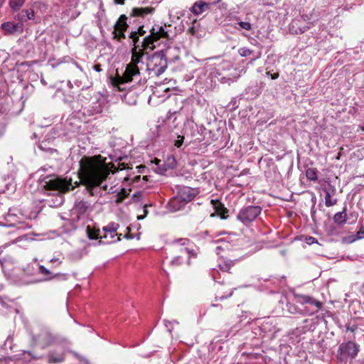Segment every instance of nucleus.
<instances>
[{
	"mask_svg": "<svg viewBox=\"0 0 364 364\" xmlns=\"http://www.w3.org/2000/svg\"><path fill=\"white\" fill-rule=\"evenodd\" d=\"M167 68V60L163 50L154 53L149 57L146 63V70L156 76H159Z\"/></svg>",
	"mask_w": 364,
	"mask_h": 364,
	"instance_id": "nucleus-4",
	"label": "nucleus"
},
{
	"mask_svg": "<svg viewBox=\"0 0 364 364\" xmlns=\"http://www.w3.org/2000/svg\"><path fill=\"white\" fill-rule=\"evenodd\" d=\"M237 24L240 26V28L241 29L250 31L252 28L251 23L247 21H238Z\"/></svg>",
	"mask_w": 364,
	"mask_h": 364,
	"instance_id": "nucleus-34",
	"label": "nucleus"
},
{
	"mask_svg": "<svg viewBox=\"0 0 364 364\" xmlns=\"http://www.w3.org/2000/svg\"><path fill=\"white\" fill-rule=\"evenodd\" d=\"M280 318L277 317H268L264 320L260 326V331L263 333V337L272 339L276 334L281 331L279 326Z\"/></svg>",
	"mask_w": 364,
	"mask_h": 364,
	"instance_id": "nucleus-10",
	"label": "nucleus"
},
{
	"mask_svg": "<svg viewBox=\"0 0 364 364\" xmlns=\"http://www.w3.org/2000/svg\"><path fill=\"white\" fill-rule=\"evenodd\" d=\"M171 38L168 30H165L163 26H154L151 30V34L144 38L142 46L144 49L153 50L155 48L154 43L159 38Z\"/></svg>",
	"mask_w": 364,
	"mask_h": 364,
	"instance_id": "nucleus-5",
	"label": "nucleus"
},
{
	"mask_svg": "<svg viewBox=\"0 0 364 364\" xmlns=\"http://www.w3.org/2000/svg\"><path fill=\"white\" fill-rule=\"evenodd\" d=\"M278 77H279V74L278 73H275V74L272 75V79H277Z\"/></svg>",
	"mask_w": 364,
	"mask_h": 364,
	"instance_id": "nucleus-56",
	"label": "nucleus"
},
{
	"mask_svg": "<svg viewBox=\"0 0 364 364\" xmlns=\"http://www.w3.org/2000/svg\"><path fill=\"white\" fill-rule=\"evenodd\" d=\"M73 355L77 358L80 361H84L85 364H90L89 362L85 359L82 356L80 355L78 353H75V352H72Z\"/></svg>",
	"mask_w": 364,
	"mask_h": 364,
	"instance_id": "nucleus-43",
	"label": "nucleus"
},
{
	"mask_svg": "<svg viewBox=\"0 0 364 364\" xmlns=\"http://www.w3.org/2000/svg\"><path fill=\"white\" fill-rule=\"evenodd\" d=\"M306 176L310 181H316L318 178L316 168H309L306 171Z\"/></svg>",
	"mask_w": 364,
	"mask_h": 364,
	"instance_id": "nucleus-30",
	"label": "nucleus"
},
{
	"mask_svg": "<svg viewBox=\"0 0 364 364\" xmlns=\"http://www.w3.org/2000/svg\"><path fill=\"white\" fill-rule=\"evenodd\" d=\"M236 260L226 259L219 262L218 267L223 272H228L230 269L235 264Z\"/></svg>",
	"mask_w": 364,
	"mask_h": 364,
	"instance_id": "nucleus-26",
	"label": "nucleus"
},
{
	"mask_svg": "<svg viewBox=\"0 0 364 364\" xmlns=\"http://www.w3.org/2000/svg\"><path fill=\"white\" fill-rule=\"evenodd\" d=\"M107 238H108V237H109V238H110V233L107 232Z\"/></svg>",
	"mask_w": 364,
	"mask_h": 364,
	"instance_id": "nucleus-60",
	"label": "nucleus"
},
{
	"mask_svg": "<svg viewBox=\"0 0 364 364\" xmlns=\"http://www.w3.org/2000/svg\"><path fill=\"white\" fill-rule=\"evenodd\" d=\"M176 165V161L173 156H168L164 164V168L160 171V173H164L168 169H173Z\"/></svg>",
	"mask_w": 364,
	"mask_h": 364,
	"instance_id": "nucleus-24",
	"label": "nucleus"
},
{
	"mask_svg": "<svg viewBox=\"0 0 364 364\" xmlns=\"http://www.w3.org/2000/svg\"><path fill=\"white\" fill-rule=\"evenodd\" d=\"M359 352V346L352 341L341 343L338 347L337 358L346 363L348 358L353 359Z\"/></svg>",
	"mask_w": 364,
	"mask_h": 364,
	"instance_id": "nucleus-9",
	"label": "nucleus"
},
{
	"mask_svg": "<svg viewBox=\"0 0 364 364\" xmlns=\"http://www.w3.org/2000/svg\"><path fill=\"white\" fill-rule=\"evenodd\" d=\"M63 3H65V0H61ZM68 2L70 3V6H73L75 8L77 3L74 0H68ZM66 6H68V4L65 5Z\"/></svg>",
	"mask_w": 364,
	"mask_h": 364,
	"instance_id": "nucleus-48",
	"label": "nucleus"
},
{
	"mask_svg": "<svg viewBox=\"0 0 364 364\" xmlns=\"http://www.w3.org/2000/svg\"><path fill=\"white\" fill-rule=\"evenodd\" d=\"M26 0H10L9 6L14 11H18L24 4Z\"/></svg>",
	"mask_w": 364,
	"mask_h": 364,
	"instance_id": "nucleus-29",
	"label": "nucleus"
},
{
	"mask_svg": "<svg viewBox=\"0 0 364 364\" xmlns=\"http://www.w3.org/2000/svg\"><path fill=\"white\" fill-rule=\"evenodd\" d=\"M262 208L259 205H247L242 208L237 215V219L245 225H249L261 214Z\"/></svg>",
	"mask_w": 364,
	"mask_h": 364,
	"instance_id": "nucleus-8",
	"label": "nucleus"
},
{
	"mask_svg": "<svg viewBox=\"0 0 364 364\" xmlns=\"http://www.w3.org/2000/svg\"><path fill=\"white\" fill-rule=\"evenodd\" d=\"M180 259H181V257H175V258L171 261V264H176V265H178V264H181V261H180Z\"/></svg>",
	"mask_w": 364,
	"mask_h": 364,
	"instance_id": "nucleus-50",
	"label": "nucleus"
},
{
	"mask_svg": "<svg viewBox=\"0 0 364 364\" xmlns=\"http://www.w3.org/2000/svg\"><path fill=\"white\" fill-rule=\"evenodd\" d=\"M48 361L50 363H60L65 360V353L55 350L50 351L47 355Z\"/></svg>",
	"mask_w": 364,
	"mask_h": 364,
	"instance_id": "nucleus-20",
	"label": "nucleus"
},
{
	"mask_svg": "<svg viewBox=\"0 0 364 364\" xmlns=\"http://www.w3.org/2000/svg\"><path fill=\"white\" fill-rule=\"evenodd\" d=\"M124 237H125L126 239L129 240V239H133V238H134V236H133L132 234H130V233H127V234H126V235H124Z\"/></svg>",
	"mask_w": 364,
	"mask_h": 364,
	"instance_id": "nucleus-53",
	"label": "nucleus"
},
{
	"mask_svg": "<svg viewBox=\"0 0 364 364\" xmlns=\"http://www.w3.org/2000/svg\"><path fill=\"white\" fill-rule=\"evenodd\" d=\"M312 16L302 15L295 18L289 24V32L292 34H300L309 29L315 21Z\"/></svg>",
	"mask_w": 364,
	"mask_h": 364,
	"instance_id": "nucleus-7",
	"label": "nucleus"
},
{
	"mask_svg": "<svg viewBox=\"0 0 364 364\" xmlns=\"http://www.w3.org/2000/svg\"><path fill=\"white\" fill-rule=\"evenodd\" d=\"M38 272L41 274L46 276V277L41 280H32V281L28 282L27 284H34V283H37V282H42V281H48V280H50V279L55 278L58 276H60L62 277V279H63V280L67 279L66 274H53V273L49 269H48L43 265H39Z\"/></svg>",
	"mask_w": 364,
	"mask_h": 364,
	"instance_id": "nucleus-17",
	"label": "nucleus"
},
{
	"mask_svg": "<svg viewBox=\"0 0 364 364\" xmlns=\"http://www.w3.org/2000/svg\"><path fill=\"white\" fill-rule=\"evenodd\" d=\"M358 240L355 235H351L342 238V242L345 244H350Z\"/></svg>",
	"mask_w": 364,
	"mask_h": 364,
	"instance_id": "nucleus-33",
	"label": "nucleus"
},
{
	"mask_svg": "<svg viewBox=\"0 0 364 364\" xmlns=\"http://www.w3.org/2000/svg\"><path fill=\"white\" fill-rule=\"evenodd\" d=\"M9 307V304L2 298H0V312H3L4 309Z\"/></svg>",
	"mask_w": 364,
	"mask_h": 364,
	"instance_id": "nucleus-40",
	"label": "nucleus"
},
{
	"mask_svg": "<svg viewBox=\"0 0 364 364\" xmlns=\"http://www.w3.org/2000/svg\"><path fill=\"white\" fill-rule=\"evenodd\" d=\"M64 15H66L68 18L75 19L80 14L78 11H73L71 9H67L63 11Z\"/></svg>",
	"mask_w": 364,
	"mask_h": 364,
	"instance_id": "nucleus-32",
	"label": "nucleus"
},
{
	"mask_svg": "<svg viewBox=\"0 0 364 364\" xmlns=\"http://www.w3.org/2000/svg\"><path fill=\"white\" fill-rule=\"evenodd\" d=\"M87 235L90 240L98 239L102 240V234L100 230L92 228L90 226L87 227Z\"/></svg>",
	"mask_w": 364,
	"mask_h": 364,
	"instance_id": "nucleus-25",
	"label": "nucleus"
},
{
	"mask_svg": "<svg viewBox=\"0 0 364 364\" xmlns=\"http://www.w3.org/2000/svg\"><path fill=\"white\" fill-rule=\"evenodd\" d=\"M347 207L345 205L342 210V211L336 213L333 216V221L336 224L338 225H343L346 223L347 220Z\"/></svg>",
	"mask_w": 364,
	"mask_h": 364,
	"instance_id": "nucleus-22",
	"label": "nucleus"
},
{
	"mask_svg": "<svg viewBox=\"0 0 364 364\" xmlns=\"http://www.w3.org/2000/svg\"><path fill=\"white\" fill-rule=\"evenodd\" d=\"M127 19V18L125 15L120 16L114 25V28L112 32L113 38L119 40L125 38L124 33L128 27Z\"/></svg>",
	"mask_w": 364,
	"mask_h": 364,
	"instance_id": "nucleus-12",
	"label": "nucleus"
},
{
	"mask_svg": "<svg viewBox=\"0 0 364 364\" xmlns=\"http://www.w3.org/2000/svg\"><path fill=\"white\" fill-rule=\"evenodd\" d=\"M21 16L19 18L22 21H26L27 20H31L34 18V12L31 9L23 10L21 11L20 14Z\"/></svg>",
	"mask_w": 364,
	"mask_h": 364,
	"instance_id": "nucleus-27",
	"label": "nucleus"
},
{
	"mask_svg": "<svg viewBox=\"0 0 364 364\" xmlns=\"http://www.w3.org/2000/svg\"><path fill=\"white\" fill-rule=\"evenodd\" d=\"M216 1L214 2H206L203 0L196 1L191 8L190 9L191 12L195 16H199L202 14L210 10L212 6L215 5Z\"/></svg>",
	"mask_w": 364,
	"mask_h": 364,
	"instance_id": "nucleus-14",
	"label": "nucleus"
},
{
	"mask_svg": "<svg viewBox=\"0 0 364 364\" xmlns=\"http://www.w3.org/2000/svg\"><path fill=\"white\" fill-rule=\"evenodd\" d=\"M144 213H145V215L147 214V210L146 209H144Z\"/></svg>",
	"mask_w": 364,
	"mask_h": 364,
	"instance_id": "nucleus-61",
	"label": "nucleus"
},
{
	"mask_svg": "<svg viewBox=\"0 0 364 364\" xmlns=\"http://www.w3.org/2000/svg\"><path fill=\"white\" fill-rule=\"evenodd\" d=\"M210 216H211V217L215 216V213H212V214L210 215Z\"/></svg>",
	"mask_w": 364,
	"mask_h": 364,
	"instance_id": "nucleus-62",
	"label": "nucleus"
},
{
	"mask_svg": "<svg viewBox=\"0 0 364 364\" xmlns=\"http://www.w3.org/2000/svg\"><path fill=\"white\" fill-rule=\"evenodd\" d=\"M129 194L124 188H122L119 192H117L116 195L115 203L117 204L121 203L124 198L127 197Z\"/></svg>",
	"mask_w": 364,
	"mask_h": 364,
	"instance_id": "nucleus-31",
	"label": "nucleus"
},
{
	"mask_svg": "<svg viewBox=\"0 0 364 364\" xmlns=\"http://www.w3.org/2000/svg\"><path fill=\"white\" fill-rule=\"evenodd\" d=\"M175 324H178V322L176 320H173V321L164 320V325L168 328V331L170 333L172 331L173 326Z\"/></svg>",
	"mask_w": 364,
	"mask_h": 364,
	"instance_id": "nucleus-35",
	"label": "nucleus"
},
{
	"mask_svg": "<svg viewBox=\"0 0 364 364\" xmlns=\"http://www.w3.org/2000/svg\"><path fill=\"white\" fill-rule=\"evenodd\" d=\"M296 301L301 305L309 304L310 307L305 306L304 309H299L294 305L288 303V311L290 314H296V313H302L312 315L313 314L317 312L319 309H321L322 304L319 301L316 300L312 296L304 295V294H296L295 295Z\"/></svg>",
	"mask_w": 364,
	"mask_h": 364,
	"instance_id": "nucleus-3",
	"label": "nucleus"
},
{
	"mask_svg": "<svg viewBox=\"0 0 364 364\" xmlns=\"http://www.w3.org/2000/svg\"><path fill=\"white\" fill-rule=\"evenodd\" d=\"M197 194V191L190 187L183 186L178 189L177 196L171 201L175 210H180L186 203L191 201Z\"/></svg>",
	"mask_w": 364,
	"mask_h": 364,
	"instance_id": "nucleus-6",
	"label": "nucleus"
},
{
	"mask_svg": "<svg viewBox=\"0 0 364 364\" xmlns=\"http://www.w3.org/2000/svg\"><path fill=\"white\" fill-rule=\"evenodd\" d=\"M119 228V225L114 223H110L107 226L102 228V238L105 239V241L100 240V243L109 244L113 242H118L121 240V235H118L116 233L117 230Z\"/></svg>",
	"mask_w": 364,
	"mask_h": 364,
	"instance_id": "nucleus-11",
	"label": "nucleus"
},
{
	"mask_svg": "<svg viewBox=\"0 0 364 364\" xmlns=\"http://www.w3.org/2000/svg\"><path fill=\"white\" fill-rule=\"evenodd\" d=\"M137 240H139V235H136Z\"/></svg>",
	"mask_w": 364,
	"mask_h": 364,
	"instance_id": "nucleus-63",
	"label": "nucleus"
},
{
	"mask_svg": "<svg viewBox=\"0 0 364 364\" xmlns=\"http://www.w3.org/2000/svg\"><path fill=\"white\" fill-rule=\"evenodd\" d=\"M196 27L194 26L190 27L188 30V33L191 34L192 36H195L196 35Z\"/></svg>",
	"mask_w": 364,
	"mask_h": 364,
	"instance_id": "nucleus-46",
	"label": "nucleus"
},
{
	"mask_svg": "<svg viewBox=\"0 0 364 364\" xmlns=\"http://www.w3.org/2000/svg\"><path fill=\"white\" fill-rule=\"evenodd\" d=\"M183 140H184V137L182 136H177V139H176L174 141V145L177 147V148H179L181 146V145L183 144Z\"/></svg>",
	"mask_w": 364,
	"mask_h": 364,
	"instance_id": "nucleus-38",
	"label": "nucleus"
},
{
	"mask_svg": "<svg viewBox=\"0 0 364 364\" xmlns=\"http://www.w3.org/2000/svg\"><path fill=\"white\" fill-rule=\"evenodd\" d=\"M63 202V198L61 195H58L56 198H55V201L53 202V205L54 206H58L60 205H61Z\"/></svg>",
	"mask_w": 364,
	"mask_h": 364,
	"instance_id": "nucleus-42",
	"label": "nucleus"
},
{
	"mask_svg": "<svg viewBox=\"0 0 364 364\" xmlns=\"http://www.w3.org/2000/svg\"><path fill=\"white\" fill-rule=\"evenodd\" d=\"M106 105V101L103 97L99 98L95 102H93L88 108V113L90 115H94L102 113Z\"/></svg>",
	"mask_w": 364,
	"mask_h": 364,
	"instance_id": "nucleus-18",
	"label": "nucleus"
},
{
	"mask_svg": "<svg viewBox=\"0 0 364 364\" xmlns=\"http://www.w3.org/2000/svg\"><path fill=\"white\" fill-rule=\"evenodd\" d=\"M50 262H51V263L57 262L58 266H59L60 264H62V260L60 258L53 257V258L50 259Z\"/></svg>",
	"mask_w": 364,
	"mask_h": 364,
	"instance_id": "nucleus-47",
	"label": "nucleus"
},
{
	"mask_svg": "<svg viewBox=\"0 0 364 364\" xmlns=\"http://www.w3.org/2000/svg\"><path fill=\"white\" fill-rule=\"evenodd\" d=\"M144 217H145V215L144 216H141H141H138V220H142V219L144 218Z\"/></svg>",
	"mask_w": 364,
	"mask_h": 364,
	"instance_id": "nucleus-59",
	"label": "nucleus"
},
{
	"mask_svg": "<svg viewBox=\"0 0 364 364\" xmlns=\"http://www.w3.org/2000/svg\"><path fill=\"white\" fill-rule=\"evenodd\" d=\"M322 190L325 193V205L326 207L335 205L337 203V199H332L331 197L336 194V189L335 186L328 183L327 186L322 187Z\"/></svg>",
	"mask_w": 364,
	"mask_h": 364,
	"instance_id": "nucleus-16",
	"label": "nucleus"
},
{
	"mask_svg": "<svg viewBox=\"0 0 364 364\" xmlns=\"http://www.w3.org/2000/svg\"><path fill=\"white\" fill-rule=\"evenodd\" d=\"M80 171L79 181L73 182L70 178L67 177L49 176L45 178L43 186L47 191L62 194L73 191L82 184L91 196H101L102 190H107V185H103V181L110 173L102 163L95 158L84 156L80 161Z\"/></svg>",
	"mask_w": 364,
	"mask_h": 364,
	"instance_id": "nucleus-1",
	"label": "nucleus"
},
{
	"mask_svg": "<svg viewBox=\"0 0 364 364\" xmlns=\"http://www.w3.org/2000/svg\"><path fill=\"white\" fill-rule=\"evenodd\" d=\"M1 28L9 33H12L17 31L18 26L11 22H6L1 24Z\"/></svg>",
	"mask_w": 364,
	"mask_h": 364,
	"instance_id": "nucleus-28",
	"label": "nucleus"
},
{
	"mask_svg": "<svg viewBox=\"0 0 364 364\" xmlns=\"http://www.w3.org/2000/svg\"><path fill=\"white\" fill-rule=\"evenodd\" d=\"M220 249H221V247H220V246H218V247H216V252H217V254H219V253H220V252H219V250H220Z\"/></svg>",
	"mask_w": 364,
	"mask_h": 364,
	"instance_id": "nucleus-58",
	"label": "nucleus"
},
{
	"mask_svg": "<svg viewBox=\"0 0 364 364\" xmlns=\"http://www.w3.org/2000/svg\"><path fill=\"white\" fill-rule=\"evenodd\" d=\"M90 204L83 200H76L72 209V215H76V219L79 220L81 215H83L90 208Z\"/></svg>",
	"mask_w": 364,
	"mask_h": 364,
	"instance_id": "nucleus-15",
	"label": "nucleus"
},
{
	"mask_svg": "<svg viewBox=\"0 0 364 364\" xmlns=\"http://www.w3.org/2000/svg\"><path fill=\"white\" fill-rule=\"evenodd\" d=\"M139 34L140 36H143L144 33H145V31L143 30V27H139L138 28V32H132L131 33V38H135V36L136 34ZM134 41H135V39H134Z\"/></svg>",
	"mask_w": 364,
	"mask_h": 364,
	"instance_id": "nucleus-41",
	"label": "nucleus"
},
{
	"mask_svg": "<svg viewBox=\"0 0 364 364\" xmlns=\"http://www.w3.org/2000/svg\"><path fill=\"white\" fill-rule=\"evenodd\" d=\"M16 185L13 181L9 182L6 185V188L7 190H14L15 189Z\"/></svg>",
	"mask_w": 364,
	"mask_h": 364,
	"instance_id": "nucleus-45",
	"label": "nucleus"
},
{
	"mask_svg": "<svg viewBox=\"0 0 364 364\" xmlns=\"http://www.w3.org/2000/svg\"><path fill=\"white\" fill-rule=\"evenodd\" d=\"M315 213H316V210H314V207H313L311 208V218L313 220H314Z\"/></svg>",
	"mask_w": 364,
	"mask_h": 364,
	"instance_id": "nucleus-55",
	"label": "nucleus"
},
{
	"mask_svg": "<svg viewBox=\"0 0 364 364\" xmlns=\"http://www.w3.org/2000/svg\"><path fill=\"white\" fill-rule=\"evenodd\" d=\"M355 235L358 240L364 238V224L360 226V230L356 232Z\"/></svg>",
	"mask_w": 364,
	"mask_h": 364,
	"instance_id": "nucleus-39",
	"label": "nucleus"
},
{
	"mask_svg": "<svg viewBox=\"0 0 364 364\" xmlns=\"http://www.w3.org/2000/svg\"><path fill=\"white\" fill-rule=\"evenodd\" d=\"M233 291L231 289L228 294H220L219 291L218 292V294L215 296L216 300H223L224 299H227L230 297L232 295Z\"/></svg>",
	"mask_w": 364,
	"mask_h": 364,
	"instance_id": "nucleus-36",
	"label": "nucleus"
},
{
	"mask_svg": "<svg viewBox=\"0 0 364 364\" xmlns=\"http://www.w3.org/2000/svg\"><path fill=\"white\" fill-rule=\"evenodd\" d=\"M154 11V9L152 7L133 8L131 12V16L144 18L146 15L151 14Z\"/></svg>",
	"mask_w": 364,
	"mask_h": 364,
	"instance_id": "nucleus-21",
	"label": "nucleus"
},
{
	"mask_svg": "<svg viewBox=\"0 0 364 364\" xmlns=\"http://www.w3.org/2000/svg\"><path fill=\"white\" fill-rule=\"evenodd\" d=\"M116 192H117V190H115V189H114V186H112V187H110V188H109L108 191H107V193H109V194H110V193H116Z\"/></svg>",
	"mask_w": 364,
	"mask_h": 364,
	"instance_id": "nucleus-52",
	"label": "nucleus"
},
{
	"mask_svg": "<svg viewBox=\"0 0 364 364\" xmlns=\"http://www.w3.org/2000/svg\"><path fill=\"white\" fill-rule=\"evenodd\" d=\"M125 0H114V3L117 4H123Z\"/></svg>",
	"mask_w": 364,
	"mask_h": 364,
	"instance_id": "nucleus-54",
	"label": "nucleus"
},
{
	"mask_svg": "<svg viewBox=\"0 0 364 364\" xmlns=\"http://www.w3.org/2000/svg\"><path fill=\"white\" fill-rule=\"evenodd\" d=\"M75 84L77 85V87H80V85H78L77 82H75Z\"/></svg>",
	"mask_w": 364,
	"mask_h": 364,
	"instance_id": "nucleus-64",
	"label": "nucleus"
},
{
	"mask_svg": "<svg viewBox=\"0 0 364 364\" xmlns=\"http://www.w3.org/2000/svg\"><path fill=\"white\" fill-rule=\"evenodd\" d=\"M213 203L214 208L218 215L220 216L222 219L227 218L226 214L228 213V210L219 201L211 200Z\"/></svg>",
	"mask_w": 364,
	"mask_h": 364,
	"instance_id": "nucleus-23",
	"label": "nucleus"
},
{
	"mask_svg": "<svg viewBox=\"0 0 364 364\" xmlns=\"http://www.w3.org/2000/svg\"><path fill=\"white\" fill-rule=\"evenodd\" d=\"M68 87H69L70 88H73V84H72V82H71L70 81H68Z\"/></svg>",
	"mask_w": 364,
	"mask_h": 364,
	"instance_id": "nucleus-57",
	"label": "nucleus"
},
{
	"mask_svg": "<svg viewBox=\"0 0 364 364\" xmlns=\"http://www.w3.org/2000/svg\"><path fill=\"white\" fill-rule=\"evenodd\" d=\"M238 52H239L240 55L242 57L248 56L252 53V51L251 50H250L249 48H245V47L240 48L238 50Z\"/></svg>",
	"mask_w": 364,
	"mask_h": 364,
	"instance_id": "nucleus-37",
	"label": "nucleus"
},
{
	"mask_svg": "<svg viewBox=\"0 0 364 364\" xmlns=\"http://www.w3.org/2000/svg\"><path fill=\"white\" fill-rule=\"evenodd\" d=\"M93 69L95 71H97V72H101L102 71L101 65L100 64L94 65H93Z\"/></svg>",
	"mask_w": 364,
	"mask_h": 364,
	"instance_id": "nucleus-51",
	"label": "nucleus"
},
{
	"mask_svg": "<svg viewBox=\"0 0 364 364\" xmlns=\"http://www.w3.org/2000/svg\"><path fill=\"white\" fill-rule=\"evenodd\" d=\"M304 323H309L310 322L309 326H308V330H313V329H314V325L313 320L305 319L304 321Z\"/></svg>",
	"mask_w": 364,
	"mask_h": 364,
	"instance_id": "nucleus-44",
	"label": "nucleus"
},
{
	"mask_svg": "<svg viewBox=\"0 0 364 364\" xmlns=\"http://www.w3.org/2000/svg\"><path fill=\"white\" fill-rule=\"evenodd\" d=\"M37 340L39 343L46 347L54 342L55 337L48 330L45 329L39 335H38Z\"/></svg>",
	"mask_w": 364,
	"mask_h": 364,
	"instance_id": "nucleus-19",
	"label": "nucleus"
},
{
	"mask_svg": "<svg viewBox=\"0 0 364 364\" xmlns=\"http://www.w3.org/2000/svg\"><path fill=\"white\" fill-rule=\"evenodd\" d=\"M173 243L180 247L181 253H185L191 257H196V252L193 249V244L187 238H180L176 240Z\"/></svg>",
	"mask_w": 364,
	"mask_h": 364,
	"instance_id": "nucleus-13",
	"label": "nucleus"
},
{
	"mask_svg": "<svg viewBox=\"0 0 364 364\" xmlns=\"http://www.w3.org/2000/svg\"><path fill=\"white\" fill-rule=\"evenodd\" d=\"M306 241H307L308 244H313V243H316L317 242L316 239L315 237H309L306 239Z\"/></svg>",
	"mask_w": 364,
	"mask_h": 364,
	"instance_id": "nucleus-49",
	"label": "nucleus"
},
{
	"mask_svg": "<svg viewBox=\"0 0 364 364\" xmlns=\"http://www.w3.org/2000/svg\"><path fill=\"white\" fill-rule=\"evenodd\" d=\"M145 53L144 49L138 48L135 46L132 50V60L127 64L122 76H119L117 79L118 84L130 82L134 80H139L141 67L139 64L144 65L141 58Z\"/></svg>",
	"mask_w": 364,
	"mask_h": 364,
	"instance_id": "nucleus-2",
	"label": "nucleus"
}]
</instances>
